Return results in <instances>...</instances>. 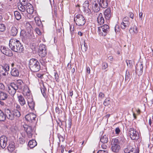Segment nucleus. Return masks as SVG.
<instances>
[{"mask_svg": "<svg viewBox=\"0 0 153 153\" xmlns=\"http://www.w3.org/2000/svg\"><path fill=\"white\" fill-rule=\"evenodd\" d=\"M9 46L12 50L18 53H21L24 50L23 45L19 40L16 39H11L9 41Z\"/></svg>", "mask_w": 153, "mask_h": 153, "instance_id": "1", "label": "nucleus"}, {"mask_svg": "<svg viewBox=\"0 0 153 153\" xmlns=\"http://www.w3.org/2000/svg\"><path fill=\"white\" fill-rule=\"evenodd\" d=\"M29 67L31 71L33 72L38 71L40 68V65L39 61L36 59L33 58L31 59L30 60Z\"/></svg>", "mask_w": 153, "mask_h": 153, "instance_id": "2", "label": "nucleus"}, {"mask_svg": "<svg viewBox=\"0 0 153 153\" xmlns=\"http://www.w3.org/2000/svg\"><path fill=\"white\" fill-rule=\"evenodd\" d=\"M75 14L74 20L76 24L79 26L83 25L85 23V18L82 15L77 14L75 16Z\"/></svg>", "mask_w": 153, "mask_h": 153, "instance_id": "3", "label": "nucleus"}, {"mask_svg": "<svg viewBox=\"0 0 153 153\" xmlns=\"http://www.w3.org/2000/svg\"><path fill=\"white\" fill-rule=\"evenodd\" d=\"M110 30L109 26L107 25H104L98 27V32L100 35L102 36H105L108 33Z\"/></svg>", "mask_w": 153, "mask_h": 153, "instance_id": "4", "label": "nucleus"}, {"mask_svg": "<svg viewBox=\"0 0 153 153\" xmlns=\"http://www.w3.org/2000/svg\"><path fill=\"white\" fill-rule=\"evenodd\" d=\"M17 90L16 85H14L12 83L10 84L7 85L6 91L8 92L13 97Z\"/></svg>", "mask_w": 153, "mask_h": 153, "instance_id": "5", "label": "nucleus"}, {"mask_svg": "<svg viewBox=\"0 0 153 153\" xmlns=\"http://www.w3.org/2000/svg\"><path fill=\"white\" fill-rule=\"evenodd\" d=\"M128 134L131 139L132 140H137L139 137L138 132L136 129L133 128L129 129L128 131Z\"/></svg>", "mask_w": 153, "mask_h": 153, "instance_id": "6", "label": "nucleus"}, {"mask_svg": "<svg viewBox=\"0 0 153 153\" xmlns=\"http://www.w3.org/2000/svg\"><path fill=\"white\" fill-rule=\"evenodd\" d=\"M47 53V50L46 45L44 44H40L39 48V55L41 58H45Z\"/></svg>", "mask_w": 153, "mask_h": 153, "instance_id": "7", "label": "nucleus"}, {"mask_svg": "<svg viewBox=\"0 0 153 153\" xmlns=\"http://www.w3.org/2000/svg\"><path fill=\"white\" fill-rule=\"evenodd\" d=\"M25 131L26 132L28 137L31 138L33 134V131L32 127L27 125H25L23 126Z\"/></svg>", "mask_w": 153, "mask_h": 153, "instance_id": "8", "label": "nucleus"}, {"mask_svg": "<svg viewBox=\"0 0 153 153\" xmlns=\"http://www.w3.org/2000/svg\"><path fill=\"white\" fill-rule=\"evenodd\" d=\"M36 116L35 114L33 113H30L26 115L25 117L26 120L32 123L35 121Z\"/></svg>", "mask_w": 153, "mask_h": 153, "instance_id": "9", "label": "nucleus"}, {"mask_svg": "<svg viewBox=\"0 0 153 153\" xmlns=\"http://www.w3.org/2000/svg\"><path fill=\"white\" fill-rule=\"evenodd\" d=\"M1 52L6 56H11L13 55L12 51L5 46L1 47Z\"/></svg>", "mask_w": 153, "mask_h": 153, "instance_id": "10", "label": "nucleus"}, {"mask_svg": "<svg viewBox=\"0 0 153 153\" xmlns=\"http://www.w3.org/2000/svg\"><path fill=\"white\" fill-rule=\"evenodd\" d=\"M13 111H11L9 109H5V117L10 120H14V117L13 116Z\"/></svg>", "mask_w": 153, "mask_h": 153, "instance_id": "11", "label": "nucleus"}, {"mask_svg": "<svg viewBox=\"0 0 153 153\" xmlns=\"http://www.w3.org/2000/svg\"><path fill=\"white\" fill-rule=\"evenodd\" d=\"M7 138L4 136H2L0 138V145L1 147L4 149L7 145Z\"/></svg>", "mask_w": 153, "mask_h": 153, "instance_id": "12", "label": "nucleus"}, {"mask_svg": "<svg viewBox=\"0 0 153 153\" xmlns=\"http://www.w3.org/2000/svg\"><path fill=\"white\" fill-rule=\"evenodd\" d=\"M10 70V67L9 65L5 64L4 65V68L2 70L0 73V75H2L4 76H6L8 75V72Z\"/></svg>", "mask_w": 153, "mask_h": 153, "instance_id": "13", "label": "nucleus"}, {"mask_svg": "<svg viewBox=\"0 0 153 153\" xmlns=\"http://www.w3.org/2000/svg\"><path fill=\"white\" fill-rule=\"evenodd\" d=\"M143 66L140 62H138L136 66V73H139V74H142L143 72Z\"/></svg>", "mask_w": 153, "mask_h": 153, "instance_id": "14", "label": "nucleus"}, {"mask_svg": "<svg viewBox=\"0 0 153 153\" xmlns=\"http://www.w3.org/2000/svg\"><path fill=\"white\" fill-rule=\"evenodd\" d=\"M28 105L30 108L32 110H33L34 109L35 106V103L33 101V98L32 97H30L29 98H28L27 99Z\"/></svg>", "mask_w": 153, "mask_h": 153, "instance_id": "15", "label": "nucleus"}, {"mask_svg": "<svg viewBox=\"0 0 153 153\" xmlns=\"http://www.w3.org/2000/svg\"><path fill=\"white\" fill-rule=\"evenodd\" d=\"M104 14L105 18L107 20H109L111 16V8H108L104 12Z\"/></svg>", "mask_w": 153, "mask_h": 153, "instance_id": "16", "label": "nucleus"}, {"mask_svg": "<svg viewBox=\"0 0 153 153\" xmlns=\"http://www.w3.org/2000/svg\"><path fill=\"white\" fill-rule=\"evenodd\" d=\"M14 85H16V89H21L22 87L23 82L21 80H18L16 82L12 83Z\"/></svg>", "mask_w": 153, "mask_h": 153, "instance_id": "17", "label": "nucleus"}, {"mask_svg": "<svg viewBox=\"0 0 153 153\" xmlns=\"http://www.w3.org/2000/svg\"><path fill=\"white\" fill-rule=\"evenodd\" d=\"M89 4L88 1H86L84 2L83 4V7L85 12L88 13L90 11V10L89 8Z\"/></svg>", "mask_w": 153, "mask_h": 153, "instance_id": "18", "label": "nucleus"}, {"mask_svg": "<svg viewBox=\"0 0 153 153\" xmlns=\"http://www.w3.org/2000/svg\"><path fill=\"white\" fill-rule=\"evenodd\" d=\"M97 21L98 24L100 25H102L104 24V19L102 13H100L98 15V16L97 18Z\"/></svg>", "mask_w": 153, "mask_h": 153, "instance_id": "19", "label": "nucleus"}, {"mask_svg": "<svg viewBox=\"0 0 153 153\" xmlns=\"http://www.w3.org/2000/svg\"><path fill=\"white\" fill-rule=\"evenodd\" d=\"M26 11L29 14H32L34 11L32 5L30 3L28 4L26 7Z\"/></svg>", "mask_w": 153, "mask_h": 153, "instance_id": "20", "label": "nucleus"}, {"mask_svg": "<svg viewBox=\"0 0 153 153\" xmlns=\"http://www.w3.org/2000/svg\"><path fill=\"white\" fill-rule=\"evenodd\" d=\"M99 4L102 8H106L108 5L107 0H100Z\"/></svg>", "mask_w": 153, "mask_h": 153, "instance_id": "21", "label": "nucleus"}, {"mask_svg": "<svg viewBox=\"0 0 153 153\" xmlns=\"http://www.w3.org/2000/svg\"><path fill=\"white\" fill-rule=\"evenodd\" d=\"M99 4L98 3H93L92 5V9L94 12H98L100 9Z\"/></svg>", "mask_w": 153, "mask_h": 153, "instance_id": "22", "label": "nucleus"}, {"mask_svg": "<svg viewBox=\"0 0 153 153\" xmlns=\"http://www.w3.org/2000/svg\"><path fill=\"white\" fill-rule=\"evenodd\" d=\"M11 74L14 76H18L19 75L18 70L16 68H13L11 71Z\"/></svg>", "mask_w": 153, "mask_h": 153, "instance_id": "23", "label": "nucleus"}, {"mask_svg": "<svg viewBox=\"0 0 153 153\" xmlns=\"http://www.w3.org/2000/svg\"><path fill=\"white\" fill-rule=\"evenodd\" d=\"M17 97L19 102L22 105H23L25 104V101L24 98L21 95H18Z\"/></svg>", "mask_w": 153, "mask_h": 153, "instance_id": "24", "label": "nucleus"}, {"mask_svg": "<svg viewBox=\"0 0 153 153\" xmlns=\"http://www.w3.org/2000/svg\"><path fill=\"white\" fill-rule=\"evenodd\" d=\"M8 97L7 94L5 92L0 91V100H5Z\"/></svg>", "mask_w": 153, "mask_h": 153, "instance_id": "25", "label": "nucleus"}, {"mask_svg": "<svg viewBox=\"0 0 153 153\" xmlns=\"http://www.w3.org/2000/svg\"><path fill=\"white\" fill-rule=\"evenodd\" d=\"M81 46L82 51L83 52H85L86 51L88 47L87 45L85 43V41H84L81 44Z\"/></svg>", "mask_w": 153, "mask_h": 153, "instance_id": "26", "label": "nucleus"}, {"mask_svg": "<svg viewBox=\"0 0 153 153\" xmlns=\"http://www.w3.org/2000/svg\"><path fill=\"white\" fill-rule=\"evenodd\" d=\"M37 142L35 140H30L28 143V145L30 148H33L36 146Z\"/></svg>", "mask_w": 153, "mask_h": 153, "instance_id": "27", "label": "nucleus"}, {"mask_svg": "<svg viewBox=\"0 0 153 153\" xmlns=\"http://www.w3.org/2000/svg\"><path fill=\"white\" fill-rule=\"evenodd\" d=\"M108 138L107 136L105 134L102 135L100 139L101 142L103 143H107L108 142Z\"/></svg>", "mask_w": 153, "mask_h": 153, "instance_id": "28", "label": "nucleus"}, {"mask_svg": "<svg viewBox=\"0 0 153 153\" xmlns=\"http://www.w3.org/2000/svg\"><path fill=\"white\" fill-rule=\"evenodd\" d=\"M15 149V146L13 142L10 143L8 147V150L10 152H12Z\"/></svg>", "mask_w": 153, "mask_h": 153, "instance_id": "29", "label": "nucleus"}, {"mask_svg": "<svg viewBox=\"0 0 153 153\" xmlns=\"http://www.w3.org/2000/svg\"><path fill=\"white\" fill-rule=\"evenodd\" d=\"M11 34L13 36H16L18 33V30L17 28L15 27H13L11 29Z\"/></svg>", "mask_w": 153, "mask_h": 153, "instance_id": "30", "label": "nucleus"}, {"mask_svg": "<svg viewBox=\"0 0 153 153\" xmlns=\"http://www.w3.org/2000/svg\"><path fill=\"white\" fill-rule=\"evenodd\" d=\"M130 25L129 22H124L123 21L121 24L120 26L123 29H125L127 27H128Z\"/></svg>", "mask_w": 153, "mask_h": 153, "instance_id": "31", "label": "nucleus"}, {"mask_svg": "<svg viewBox=\"0 0 153 153\" xmlns=\"http://www.w3.org/2000/svg\"><path fill=\"white\" fill-rule=\"evenodd\" d=\"M111 148L112 151L114 152H117L120 149V147L119 145H111Z\"/></svg>", "mask_w": 153, "mask_h": 153, "instance_id": "32", "label": "nucleus"}, {"mask_svg": "<svg viewBox=\"0 0 153 153\" xmlns=\"http://www.w3.org/2000/svg\"><path fill=\"white\" fill-rule=\"evenodd\" d=\"M13 111L14 119L15 117H19L20 116L21 114L19 111L17 110H13Z\"/></svg>", "mask_w": 153, "mask_h": 153, "instance_id": "33", "label": "nucleus"}, {"mask_svg": "<svg viewBox=\"0 0 153 153\" xmlns=\"http://www.w3.org/2000/svg\"><path fill=\"white\" fill-rule=\"evenodd\" d=\"M5 119V115L3 112L0 109V121H4Z\"/></svg>", "mask_w": 153, "mask_h": 153, "instance_id": "34", "label": "nucleus"}, {"mask_svg": "<svg viewBox=\"0 0 153 153\" xmlns=\"http://www.w3.org/2000/svg\"><path fill=\"white\" fill-rule=\"evenodd\" d=\"M14 14L16 19L17 20H19L21 18V16L20 13L17 11L14 12Z\"/></svg>", "mask_w": 153, "mask_h": 153, "instance_id": "35", "label": "nucleus"}, {"mask_svg": "<svg viewBox=\"0 0 153 153\" xmlns=\"http://www.w3.org/2000/svg\"><path fill=\"white\" fill-rule=\"evenodd\" d=\"M26 6H24L22 4H19L18 5V8L22 12H24L25 11Z\"/></svg>", "mask_w": 153, "mask_h": 153, "instance_id": "36", "label": "nucleus"}, {"mask_svg": "<svg viewBox=\"0 0 153 153\" xmlns=\"http://www.w3.org/2000/svg\"><path fill=\"white\" fill-rule=\"evenodd\" d=\"M139 150L138 148H132L130 149L128 153H139Z\"/></svg>", "mask_w": 153, "mask_h": 153, "instance_id": "37", "label": "nucleus"}, {"mask_svg": "<svg viewBox=\"0 0 153 153\" xmlns=\"http://www.w3.org/2000/svg\"><path fill=\"white\" fill-rule=\"evenodd\" d=\"M34 20L37 25L40 26L42 24V22L40 18L38 17H36L34 18Z\"/></svg>", "mask_w": 153, "mask_h": 153, "instance_id": "38", "label": "nucleus"}, {"mask_svg": "<svg viewBox=\"0 0 153 153\" xmlns=\"http://www.w3.org/2000/svg\"><path fill=\"white\" fill-rule=\"evenodd\" d=\"M130 31L134 32L135 34H136L138 32V30L137 27L136 26H134L133 27H131L130 29Z\"/></svg>", "mask_w": 153, "mask_h": 153, "instance_id": "39", "label": "nucleus"}, {"mask_svg": "<svg viewBox=\"0 0 153 153\" xmlns=\"http://www.w3.org/2000/svg\"><path fill=\"white\" fill-rule=\"evenodd\" d=\"M119 140L117 139H113L112 140L111 145H119Z\"/></svg>", "mask_w": 153, "mask_h": 153, "instance_id": "40", "label": "nucleus"}, {"mask_svg": "<svg viewBox=\"0 0 153 153\" xmlns=\"http://www.w3.org/2000/svg\"><path fill=\"white\" fill-rule=\"evenodd\" d=\"M20 2V4H22L24 6H27L28 4V1L27 0H19Z\"/></svg>", "mask_w": 153, "mask_h": 153, "instance_id": "41", "label": "nucleus"}, {"mask_svg": "<svg viewBox=\"0 0 153 153\" xmlns=\"http://www.w3.org/2000/svg\"><path fill=\"white\" fill-rule=\"evenodd\" d=\"M130 74L128 70L126 71V75H125V80L129 81L130 77Z\"/></svg>", "mask_w": 153, "mask_h": 153, "instance_id": "42", "label": "nucleus"}, {"mask_svg": "<svg viewBox=\"0 0 153 153\" xmlns=\"http://www.w3.org/2000/svg\"><path fill=\"white\" fill-rule=\"evenodd\" d=\"M54 78L57 82H59V76L57 72L54 73Z\"/></svg>", "mask_w": 153, "mask_h": 153, "instance_id": "43", "label": "nucleus"}, {"mask_svg": "<svg viewBox=\"0 0 153 153\" xmlns=\"http://www.w3.org/2000/svg\"><path fill=\"white\" fill-rule=\"evenodd\" d=\"M41 91L42 93L43 97L45 98H46L47 97L46 94L45 92V91H46V88L44 87L43 88H41Z\"/></svg>", "mask_w": 153, "mask_h": 153, "instance_id": "44", "label": "nucleus"}, {"mask_svg": "<svg viewBox=\"0 0 153 153\" xmlns=\"http://www.w3.org/2000/svg\"><path fill=\"white\" fill-rule=\"evenodd\" d=\"M6 27L4 24H0V31L3 32L5 31Z\"/></svg>", "mask_w": 153, "mask_h": 153, "instance_id": "45", "label": "nucleus"}, {"mask_svg": "<svg viewBox=\"0 0 153 153\" xmlns=\"http://www.w3.org/2000/svg\"><path fill=\"white\" fill-rule=\"evenodd\" d=\"M108 67V64L106 62H104L102 64V69L104 70L106 68Z\"/></svg>", "mask_w": 153, "mask_h": 153, "instance_id": "46", "label": "nucleus"}, {"mask_svg": "<svg viewBox=\"0 0 153 153\" xmlns=\"http://www.w3.org/2000/svg\"><path fill=\"white\" fill-rule=\"evenodd\" d=\"M42 58L41 59H40V63H41V64L44 66H45L46 65V61L45 60V59H43V58Z\"/></svg>", "mask_w": 153, "mask_h": 153, "instance_id": "47", "label": "nucleus"}, {"mask_svg": "<svg viewBox=\"0 0 153 153\" xmlns=\"http://www.w3.org/2000/svg\"><path fill=\"white\" fill-rule=\"evenodd\" d=\"M103 104L105 106H108L109 104V100L107 99H105L103 102Z\"/></svg>", "mask_w": 153, "mask_h": 153, "instance_id": "48", "label": "nucleus"}, {"mask_svg": "<svg viewBox=\"0 0 153 153\" xmlns=\"http://www.w3.org/2000/svg\"><path fill=\"white\" fill-rule=\"evenodd\" d=\"M104 94L102 92H100L99 93L98 95L99 98L102 99L104 98Z\"/></svg>", "mask_w": 153, "mask_h": 153, "instance_id": "49", "label": "nucleus"}, {"mask_svg": "<svg viewBox=\"0 0 153 153\" xmlns=\"http://www.w3.org/2000/svg\"><path fill=\"white\" fill-rule=\"evenodd\" d=\"M56 113H57L58 114H60L62 112V110L59 108L58 107H57L56 108Z\"/></svg>", "mask_w": 153, "mask_h": 153, "instance_id": "50", "label": "nucleus"}, {"mask_svg": "<svg viewBox=\"0 0 153 153\" xmlns=\"http://www.w3.org/2000/svg\"><path fill=\"white\" fill-rule=\"evenodd\" d=\"M35 30V31L39 35H41V32L38 28H36Z\"/></svg>", "mask_w": 153, "mask_h": 153, "instance_id": "51", "label": "nucleus"}, {"mask_svg": "<svg viewBox=\"0 0 153 153\" xmlns=\"http://www.w3.org/2000/svg\"><path fill=\"white\" fill-rule=\"evenodd\" d=\"M120 131V129L119 127L116 128L115 129V132L116 134H119Z\"/></svg>", "mask_w": 153, "mask_h": 153, "instance_id": "52", "label": "nucleus"}, {"mask_svg": "<svg viewBox=\"0 0 153 153\" xmlns=\"http://www.w3.org/2000/svg\"><path fill=\"white\" fill-rule=\"evenodd\" d=\"M19 142L20 144H23L25 142V140L24 139L22 138H19Z\"/></svg>", "mask_w": 153, "mask_h": 153, "instance_id": "53", "label": "nucleus"}, {"mask_svg": "<svg viewBox=\"0 0 153 153\" xmlns=\"http://www.w3.org/2000/svg\"><path fill=\"white\" fill-rule=\"evenodd\" d=\"M129 18L127 17L124 18L123 20V21L124 22H129Z\"/></svg>", "mask_w": 153, "mask_h": 153, "instance_id": "54", "label": "nucleus"}, {"mask_svg": "<svg viewBox=\"0 0 153 153\" xmlns=\"http://www.w3.org/2000/svg\"><path fill=\"white\" fill-rule=\"evenodd\" d=\"M97 153H108V152L107 151L100 150Z\"/></svg>", "mask_w": 153, "mask_h": 153, "instance_id": "55", "label": "nucleus"}, {"mask_svg": "<svg viewBox=\"0 0 153 153\" xmlns=\"http://www.w3.org/2000/svg\"><path fill=\"white\" fill-rule=\"evenodd\" d=\"M59 141L60 142H61V141L63 142L64 140V138L62 136H60L59 137Z\"/></svg>", "mask_w": 153, "mask_h": 153, "instance_id": "56", "label": "nucleus"}, {"mask_svg": "<svg viewBox=\"0 0 153 153\" xmlns=\"http://www.w3.org/2000/svg\"><path fill=\"white\" fill-rule=\"evenodd\" d=\"M5 88L4 85L2 83H0V89L4 90Z\"/></svg>", "mask_w": 153, "mask_h": 153, "instance_id": "57", "label": "nucleus"}, {"mask_svg": "<svg viewBox=\"0 0 153 153\" xmlns=\"http://www.w3.org/2000/svg\"><path fill=\"white\" fill-rule=\"evenodd\" d=\"M68 128H70L71 127V120H68Z\"/></svg>", "mask_w": 153, "mask_h": 153, "instance_id": "58", "label": "nucleus"}, {"mask_svg": "<svg viewBox=\"0 0 153 153\" xmlns=\"http://www.w3.org/2000/svg\"><path fill=\"white\" fill-rule=\"evenodd\" d=\"M126 63L128 66V64L129 65V66L130 67L131 66V61L129 60H127L126 61Z\"/></svg>", "mask_w": 153, "mask_h": 153, "instance_id": "59", "label": "nucleus"}, {"mask_svg": "<svg viewBox=\"0 0 153 153\" xmlns=\"http://www.w3.org/2000/svg\"><path fill=\"white\" fill-rule=\"evenodd\" d=\"M20 110V107L19 105H17L16 106V109H14V110H17L19 111Z\"/></svg>", "mask_w": 153, "mask_h": 153, "instance_id": "60", "label": "nucleus"}, {"mask_svg": "<svg viewBox=\"0 0 153 153\" xmlns=\"http://www.w3.org/2000/svg\"><path fill=\"white\" fill-rule=\"evenodd\" d=\"M87 72L88 74H90V69L89 67H87L86 68Z\"/></svg>", "mask_w": 153, "mask_h": 153, "instance_id": "61", "label": "nucleus"}, {"mask_svg": "<svg viewBox=\"0 0 153 153\" xmlns=\"http://www.w3.org/2000/svg\"><path fill=\"white\" fill-rule=\"evenodd\" d=\"M129 16H130V17L132 19H133L134 17V14L131 12H129Z\"/></svg>", "mask_w": 153, "mask_h": 153, "instance_id": "62", "label": "nucleus"}, {"mask_svg": "<svg viewBox=\"0 0 153 153\" xmlns=\"http://www.w3.org/2000/svg\"><path fill=\"white\" fill-rule=\"evenodd\" d=\"M4 68V66H2L1 65H0V73L1 72L2 70H3Z\"/></svg>", "mask_w": 153, "mask_h": 153, "instance_id": "63", "label": "nucleus"}, {"mask_svg": "<svg viewBox=\"0 0 153 153\" xmlns=\"http://www.w3.org/2000/svg\"><path fill=\"white\" fill-rule=\"evenodd\" d=\"M142 16H143V13L142 12H140L139 14V17L140 19L141 20H142Z\"/></svg>", "mask_w": 153, "mask_h": 153, "instance_id": "64", "label": "nucleus"}]
</instances>
